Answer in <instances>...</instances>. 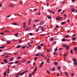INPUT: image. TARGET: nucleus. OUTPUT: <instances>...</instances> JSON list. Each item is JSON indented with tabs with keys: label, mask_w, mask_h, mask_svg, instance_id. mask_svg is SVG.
I'll list each match as a JSON object with an SVG mask.
<instances>
[{
	"label": "nucleus",
	"mask_w": 77,
	"mask_h": 77,
	"mask_svg": "<svg viewBox=\"0 0 77 77\" xmlns=\"http://www.w3.org/2000/svg\"><path fill=\"white\" fill-rule=\"evenodd\" d=\"M73 60L74 62H76V61H77L76 59L75 58H73Z\"/></svg>",
	"instance_id": "nucleus-25"
},
{
	"label": "nucleus",
	"mask_w": 77,
	"mask_h": 77,
	"mask_svg": "<svg viewBox=\"0 0 77 77\" xmlns=\"http://www.w3.org/2000/svg\"><path fill=\"white\" fill-rule=\"evenodd\" d=\"M61 24L63 25H64V24H65V22H62L61 23Z\"/></svg>",
	"instance_id": "nucleus-21"
},
{
	"label": "nucleus",
	"mask_w": 77,
	"mask_h": 77,
	"mask_svg": "<svg viewBox=\"0 0 77 77\" xmlns=\"http://www.w3.org/2000/svg\"><path fill=\"white\" fill-rule=\"evenodd\" d=\"M53 44L54 45L56 44V42H53Z\"/></svg>",
	"instance_id": "nucleus-55"
},
{
	"label": "nucleus",
	"mask_w": 77,
	"mask_h": 77,
	"mask_svg": "<svg viewBox=\"0 0 77 77\" xmlns=\"http://www.w3.org/2000/svg\"><path fill=\"white\" fill-rule=\"evenodd\" d=\"M61 11H62V10L60 9L58 10V12H60Z\"/></svg>",
	"instance_id": "nucleus-30"
},
{
	"label": "nucleus",
	"mask_w": 77,
	"mask_h": 77,
	"mask_svg": "<svg viewBox=\"0 0 77 77\" xmlns=\"http://www.w3.org/2000/svg\"><path fill=\"white\" fill-rule=\"evenodd\" d=\"M6 55V54H4L3 55H2L1 56V57H3V56H5V55Z\"/></svg>",
	"instance_id": "nucleus-58"
},
{
	"label": "nucleus",
	"mask_w": 77,
	"mask_h": 77,
	"mask_svg": "<svg viewBox=\"0 0 77 77\" xmlns=\"http://www.w3.org/2000/svg\"><path fill=\"white\" fill-rule=\"evenodd\" d=\"M65 73L66 74V76H68V73H67V72H65Z\"/></svg>",
	"instance_id": "nucleus-37"
},
{
	"label": "nucleus",
	"mask_w": 77,
	"mask_h": 77,
	"mask_svg": "<svg viewBox=\"0 0 77 77\" xmlns=\"http://www.w3.org/2000/svg\"><path fill=\"white\" fill-rule=\"evenodd\" d=\"M18 62H19V61H17L16 62L14 63H15V64H17V63H18Z\"/></svg>",
	"instance_id": "nucleus-44"
},
{
	"label": "nucleus",
	"mask_w": 77,
	"mask_h": 77,
	"mask_svg": "<svg viewBox=\"0 0 77 77\" xmlns=\"http://www.w3.org/2000/svg\"><path fill=\"white\" fill-rule=\"evenodd\" d=\"M20 73H17L16 74V76H18V75H20Z\"/></svg>",
	"instance_id": "nucleus-52"
},
{
	"label": "nucleus",
	"mask_w": 77,
	"mask_h": 77,
	"mask_svg": "<svg viewBox=\"0 0 77 77\" xmlns=\"http://www.w3.org/2000/svg\"><path fill=\"white\" fill-rule=\"evenodd\" d=\"M66 50H68L69 49V46H68V45L66 46Z\"/></svg>",
	"instance_id": "nucleus-12"
},
{
	"label": "nucleus",
	"mask_w": 77,
	"mask_h": 77,
	"mask_svg": "<svg viewBox=\"0 0 77 77\" xmlns=\"http://www.w3.org/2000/svg\"><path fill=\"white\" fill-rule=\"evenodd\" d=\"M74 64L75 65H77V62H75L74 63Z\"/></svg>",
	"instance_id": "nucleus-28"
},
{
	"label": "nucleus",
	"mask_w": 77,
	"mask_h": 77,
	"mask_svg": "<svg viewBox=\"0 0 77 77\" xmlns=\"http://www.w3.org/2000/svg\"><path fill=\"white\" fill-rule=\"evenodd\" d=\"M44 24V22L42 21L39 24L40 25H42L43 24Z\"/></svg>",
	"instance_id": "nucleus-4"
},
{
	"label": "nucleus",
	"mask_w": 77,
	"mask_h": 77,
	"mask_svg": "<svg viewBox=\"0 0 77 77\" xmlns=\"http://www.w3.org/2000/svg\"><path fill=\"white\" fill-rule=\"evenodd\" d=\"M23 26H25L26 25V22H24L23 23Z\"/></svg>",
	"instance_id": "nucleus-63"
},
{
	"label": "nucleus",
	"mask_w": 77,
	"mask_h": 77,
	"mask_svg": "<svg viewBox=\"0 0 77 77\" xmlns=\"http://www.w3.org/2000/svg\"><path fill=\"white\" fill-rule=\"evenodd\" d=\"M34 22H35V23H36L38 22H39V20H34Z\"/></svg>",
	"instance_id": "nucleus-9"
},
{
	"label": "nucleus",
	"mask_w": 77,
	"mask_h": 77,
	"mask_svg": "<svg viewBox=\"0 0 77 77\" xmlns=\"http://www.w3.org/2000/svg\"><path fill=\"white\" fill-rule=\"evenodd\" d=\"M37 71V67L35 68L34 71L35 72Z\"/></svg>",
	"instance_id": "nucleus-32"
},
{
	"label": "nucleus",
	"mask_w": 77,
	"mask_h": 77,
	"mask_svg": "<svg viewBox=\"0 0 77 77\" xmlns=\"http://www.w3.org/2000/svg\"><path fill=\"white\" fill-rule=\"evenodd\" d=\"M64 37L65 38H69V35H68L67 36H65Z\"/></svg>",
	"instance_id": "nucleus-42"
},
{
	"label": "nucleus",
	"mask_w": 77,
	"mask_h": 77,
	"mask_svg": "<svg viewBox=\"0 0 77 77\" xmlns=\"http://www.w3.org/2000/svg\"><path fill=\"white\" fill-rule=\"evenodd\" d=\"M72 37H74V36H75V34H74L73 35H72Z\"/></svg>",
	"instance_id": "nucleus-57"
},
{
	"label": "nucleus",
	"mask_w": 77,
	"mask_h": 77,
	"mask_svg": "<svg viewBox=\"0 0 77 77\" xmlns=\"http://www.w3.org/2000/svg\"><path fill=\"white\" fill-rule=\"evenodd\" d=\"M11 41H7V44H10V43H11Z\"/></svg>",
	"instance_id": "nucleus-17"
},
{
	"label": "nucleus",
	"mask_w": 77,
	"mask_h": 77,
	"mask_svg": "<svg viewBox=\"0 0 77 77\" xmlns=\"http://www.w3.org/2000/svg\"><path fill=\"white\" fill-rule=\"evenodd\" d=\"M21 48H22L23 49H25V48H26V47L25 46L22 47Z\"/></svg>",
	"instance_id": "nucleus-33"
},
{
	"label": "nucleus",
	"mask_w": 77,
	"mask_h": 77,
	"mask_svg": "<svg viewBox=\"0 0 77 77\" xmlns=\"http://www.w3.org/2000/svg\"><path fill=\"white\" fill-rule=\"evenodd\" d=\"M34 60H35V61H36V60H37V57H35V58Z\"/></svg>",
	"instance_id": "nucleus-36"
},
{
	"label": "nucleus",
	"mask_w": 77,
	"mask_h": 77,
	"mask_svg": "<svg viewBox=\"0 0 77 77\" xmlns=\"http://www.w3.org/2000/svg\"><path fill=\"white\" fill-rule=\"evenodd\" d=\"M53 40H54V38H51L50 41H53Z\"/></svg>",
	"instance_id": "nucleus-31"
},
{
	"label": "nucleus",
	"mask_w": 77,
	"mask_h": 77,
	"mask_svg": "<svg viewBox=\"0 0 77 77\" xmlns=\"http://www.w3.org/2000/svg\"><path fill=\"white\" fill-rule=\"evenodd\" d=\"M54 64L55 65H58V62H54Z\"/></svg>",
	"instance_id": "nucleus-3"
},
{
	"label": "nucleus",
	"mask_w": 77,
	"mask_h": 77,
	"mask_svg": "<svg viewBox=\"0 0 77 77\" xmlns=\"http://www.w3.org/2000/svg\"><path fill=\"white\" fill-rule=\"evenodd\" d=\"M24 73H25V72H23L22 73L20 74L21 75H23V74H24Z\"/></svg>",
	"instance_id": "nucleus-45"
},
{
	"label": "nucleus",
	"mask_w": 77,
	"mask_h": 77,
	"mask_svg": "<svg viewBox=\"0 0 77 77\" xmlns=\"http://www.w3.org/2000/svg\"><path fill=\"white\" fill-rule=\"evenodd\" d=\"M58 69H60V66H58L57 68Z\"/></svg>",
	"instance_id": "nucleus-56"
},
{
	"label": "nucleus",
	"mask_w": 77,
	"mask_h": 77,
	"mask_svg": "<svg viewBox=\"0 0 77 77\" xmlns=\"http://www.w3.org/2000/svg\"><path fill=\"white\" fill-rule=\"evenodd\" d=\"M64 12H65V11H63V12L60 13L61 14H63Z\"/></svg>",
	"instance_id": "nucleus-40"
},
{
	"label": "nucleus",
	"mask_w": 77,
	"mask_h": 77,
	"mask_svg": "<svg viewBox=\"0 0 77 77\" xmlns=\"http://www.w3.org/2000/svg\"><path fill=\"white\" fill-rule=\"evenodd\" d=\"M4 47H5V46H3L2 47V46H0V49H2V48H4Z\"/></svg>",
	"instance_id": "nucleus-20"
},
{
	"label": "nucleus",
	"mask_w": 77,
	"mask_h": 77,
	"mask_svg": "<svg viewBox=\"0 0 77 77\" xmlns=\"http://www.w3.org/2000/svg\"><path fill=\"white\" fill-rule=\"evenodd\" d=\"M52 71H55V68L54 67H53L52 69Z\"/></svg>",
	"instance_id": "nucleus-18"
},
{
	"label": "nucleus",
	"mask_w": 77,
	"mask_h": 77,
	"mask_svg": "<svg viewBox=\"0 0 77 77\" xmlns=\"http://www.w3.org/2000/svg\"><path fill=\"white\" fill-rule=\"evenodd\" d=\"M5 32H6L7 33H9L10 32L7 30H4Z\"/></svg>",
	"instance_id": "nucleus-13"
},
{
	"label": "nucleus",
	"mask_w": 77,
	"mask_h": 77,
	"mask_svg": "<svg viewBox=\"0 0 77 77\" xmlns=\"http://www.w3.org/2000/svg\"><path fill=\"white\" fill-rule=\"evenodd\" d=\"M61 41H63V42H65V41H66V39L63 38H62Z\"/></svg>",
	"instance_id": "nucleus-15"
},
{
	"label": "nucleus",
	"mask_w": 77,
	"mask_h": 77,
	"mask_svg": "<svg viewBox=\"0 0 77 77\" xmlns=\"http://www.w3.org/2000/svg\"><path fill=\"white\" fill-rule=\"evenodd\" d=\"M12 60H13V58H10V61H12Z\"/></svg>",
	"instance_id": "nucleus-26"
},
{
	"label": "nucleus",
	"mask_w": 77,
	"mask_h": 77,
	"mask_svg": "<svg viewBox=\"0 0 77 77\" xmlns=\"http://www.w3.org/2000/svg\"><path fill=\"white\" fill-rule=\"evenodd\" d=\"M9 56H9V55L7 56H6L5 57V59H7V58H8V57H9Z\"/></svg>",
	"instance_id": "nucleus-24"
},
{
	"label": "nucleus",
	"mask_w": 77,
	"mask_h": 77,
	"mask_svg": "<svg viewBox=\"0 0 77 77\" xmlns=\"http://www.w3.org/2000/svg\"><path fill=\"white\" fill-rule=\"evenodd\" d=\"M41 56H42V57H45V56L42 55V54H41Z\"/></svg>",
	"instance_id": "nucleus-39"
},
{
	"label": "nucleus",
	"mask_w": 77,
	"mask_h": 77,
	"mask_svg": "<svg viewBox=\"0 0 77 77\" xmlns=\"http://www.w3.org/2000/svg\"><path fill=\"white\" fill-rule=\"evenodd\" d=\"M4 62H5V63H8V62L7 61V60H6V59H5L4 60Z\"/></svg>",
	"instance_id": "nucleus-5"
},
{
	"label": "nucleus",
	"mask_w": 77,
	"mask_h": 77,
	"mask_svg": "<svg viewBox=\"0 0 77 77\" xmlns=\"http://www.w3.org/2000/svg\"><path fill=\"white\" fill-rule=\"evenodd\" d=\"M21 57H17V59H21Z\"/></svg>",
	"instance_id": "nucleus-46"
},
{
	"label": "nucleus",
	"mask_w": 77,
	"mask_h": 77,
	"mask_svg": "<svg viewBox=\"0 0 77 77\" xmlns=\"http://www.w3.org/2000/svg\"><path fill=\"white\" fill-rule=\"evenodd\" d=\"M49 57H49L48 58V59L47 60V62L48 63H49L50 62H49V60H50V59L49 58Z\"/></svg>",
	"instance_id": "nucleus-11"
},
{
	"label": "nucleus",
	"mask_w": 77,
	"mask_h": 77,
	"mask_svg": "<svg viewBox=\"0 0 77 77\" xmlns=\"http://www.w3.org/2000/svg\"><path fill=\"white\" fill-rule=\"evenodd\" d=\"M63 46L64 47H66V46H67V45L66 44H64V45H63Z\"/></svg>",
	"instance_id": "nucleus-48"
},
{
	"label": "nucleus",
	"mask_w": 77,
	"mask_h": 77,
	"mask_svg": "<svg viewBox=\"0 0 77 77\" xmlns=\"http://www.w3.org/2000/svg\"><path fill=\"white\" fill-rule=\"evenodd\" d=\"M62 17H60L58 16L56 18V19L57 20H61L62 19Z\"/></svg>",
	"instance_id": "nucleus-1"
},
{
	"label": "nucleus",
	"mask_w": 77,
	"mask_h": 77,
	"mask_svg": "<svg viewBox=\"0 0 77 77\" xmlns=\"http://www.w3.org/2000/svg\"><path fill=\"white\" fill-rule=\"evenodd\" d=\"M47 52H50V50L49 49H47Z\"/></svg>",
	"instance_id": "nucleus-34"
},
{
	"label": "nucleus",
	"mask_w": 77,
	"mask_h": 77,
	"mask_svg": "<svg viewBox=\"0 0 77 77\" xmlns=\"http://www.w3.org/2000/svg\"><path fill=\"white\" fill-rule=\"evenodd\" d=\"M44 45V43H42V44H40V45H41V46H42H42H43V45Z\"/></svg>",
	"instance_id": "nucleus-51"
},
{
	"label": "nucleus",
	"mask_w": 77,
	"mask_h": 77,
	"mask_svg": "<svg viewBox=\"0 0 77 77\" xmlns=\"http://www.w3.org/2000/svg\"><path fill=\"white\" fill-rule=\"evenodd\" d=\"M38 49H39V50H41V48L40 46H38Z\"/></svg>",
	"instance_id": "nucleus-16"
},
{
	"label": "nucleus",
	"mask_w": 77,
	"mask_h": 77,
	"mask_svg": "<svg viewBox=\"0 0 77 77\" xmlns=\"http://www.w3.org/2000/svg\"><path fill=\"white\" fill-rule=\"evenodd\" d=\"M57 50H58L57 48H56L54 50V51H57Z\"/></svg>",
	"instance_id": "nucleus-35"
},
{
	"label": "nucleus",
	"mask_w": 77,
	"mask_h": 77,
	"mask_svg": "<svg viewBox=\"0 0 77 77\" xmlns=\"http://www.w3.org/2000/svg\"><path fill=\"white\" fill-rule=\"evenodd\" d=\"M21 45H18V46H17V48H21Z\"/></svg>",
	"instance_id": "nucleus-10"
},
{
	"label": "nucleus",
	"mask_w": 77,
	"mask_h": 77,
	"mask_svg": "<svg viewBox=\"0 0 77 77\" xmlns=\"http://www.w3.org/2000/svg\"><path fill=\"white\" fill-rule=\"evenodd\" d=\"M75 39H76V37H73L72 38V40H73V41H74V40H75Z\"/></svg>",
	"instance_id": "nucleus-22"
},
{
	"label": "nucleus",
	"mask_w": 77,
	"mask_h": 77,
	"mask_svg": "<svg viewBox=\"0 0 77 77\" xmlns=\"http://www.w3.org/2000/svg\"><path fill=\"white\" fill-rule=\"evenodd\" d=\"M32 73H31L30 74H29V77H32Z\"/></svg>",
	"instance_id": "nucleus-29"
},
{
	"label": "nucleus",
	"mask_w": 77,
	"mask_h": 77,
	"mask_svg": "<svg viewBox=\"0 0 77 77\" xmlns=\"http://www.w3.org/2000/svg\"><path fill=\"white\" fill-rule=\"evenodd\" d=\"M3 6V5H2V4H0V8H1Z\"/></svg>",
	"instance_id": "nucleus-43"
},
{
	"label": "nucleus",
	"mask_w": 77,
	"mask_h": 77,
	"mask_svg": "<svg viewBox=\"0 0 77 77\" xmlns=\"http://www.w3.org/2000/svg\"><path fill=\"white\" fill-rule=\"evenodd\" d=\"M10 7H14V5L13 4H10Z\"/></svg>",
	"instance_id": "nucleus-14"
},
{
	"label": "nucleus",
	"mask_w": 77,
	"mask_h": 77,
	"mask_svg": "<svg viewBox=\"0 0 77 77\" xmlns=\"http://www.w3.org/2000/svg\"><path fill=\"white\" fill-rule=\"evenodd\" d=\"M4 76H6V72H5L4 73Z\"/></svg>",
	"instance_id": "nucleus-47"
},
{
	"label": "nucleus",
	"mask_w": 77,
	"mask_h": 77,
	"mask_svg": "<svg viewBox=\"0 0 77 77\" xmlns=\"http://www.w3.org/2000/svg\"><path fill=\"white\" fill-rule=\"evenodd\" d=\"M47 17H48V19H51V18H52L51 17L49 16H47Z\"/></svg>",
	"instance_id": "nucleus-8"
},
{
	"label": "nucleus",
	"mask_w": 77,
	"mask_h": 77,
	"mask_svg": "<svg viewBox=\"0 0 77 77\" xmlns=\"http://www.w3.org/2000/svg\"><path fill=\"white\" fill-rule=\"evenodd\" d=\"M61 4L63 5V4H65V2H61Z\"/></svg>",
	"instance_id": "nucleus-41"
},
{
	"label": "nucleus",
	"mask_w": 77,
	"mask_h": 77,
	"mask_svg": "<svg viewBox=\"0 0 77 77\" xmlns=\"http://www.w3.org/2000/svg\"><path fill=\"white\" fill-rule=\"evenodd\" d=\"M70 52L71 54H73V51H72V50H71L70 51Z\"/></svg>",
	"instance_id": "nucleus-23"
},
{
	"label": "nucleus",
	"mask_w": 77,
	"mask_h": 77,
	"mask_svg": "<svg viewBox=\"0 0 77 77\" xmlns=\"http://www.w3.org/2000/svg\"><path fill=\"white\" fill-rule=\"evenodd\" d=\"M32 35H33V34H32V33H30L29 34V35L30 36H32Z\"/></svg>",
	"instance_id": "nucleus-64"
},
{
	"label": "nucleus",
	"mask_w": 77,
	"mask_h": 77,
	"mask_svg": "<svg viewBox=\"0 0 77 77\" xmlns=\"http://www.w3.org/2000/svg\"><path fill=\"white\" fill-rule=\"evenodd\" d=\"M71 75H72V76H74V73H71Z\"/></svg>",
	"instance_id": "nucleus-61"
},
{
	"label": "nucleus",
	"mask_w": 77,
	"mask_h": 77,
	"mask_svg": "<svg viewBox=\"0 0 77 77\" xmlns=\"http://www.w3.org/2000/svg\"><path fill=\"white\" fill-rule=\"evenodd\" d=\"M44 27H42L41 29V30H44Z\"/></svg>",
	"instance_id": "nucleus-54"
},
{
	"label": "nucleus",
	"mask_w": 77,
	"mask_h": 77,
	"mask_svg": "<svg viewBox=\"0 0 77 77\" xmlns=\"http://www.w3.org/2000/svg\"><path fill=\"white\" fill-rule=\"evenodd\" d=\"M75 11V9H72L71 10V12H74V11Z\"/></svg>",
	"instance_id": "nucleus-27"
},
{
	"label": "nucleus",
	"mask_w": 77,
	"mask_h": 77,
	"mask_svg": "<svg viewBox=\"0 0 77 77\" xmlns=\"http://www.w3.org/2000/svg\"><path fill=\"white\" fill-rule=\"evenodd\" d=\"M47 72L48 73V74H50V72L48 70H47Z\"/></svg>",
	"instance_id": "nucleus-62"
},
{
	"label": "nucleus",
	"mask_w": 77,
	"mask_h": 77,
	"mask_svg": "<svg viewBox=\"0 0 77 77\" xmlns=\"http://www.w3.org/2000/svg\"><path fill=\"white\" fill-rule=\"evenodd\" d=\"M18 33H16L15 34V36H17V35H18Z\"/></svg>",
	"instance_id": "nucleus-38"
},
{
	"label": "nucleus",
	"mask_w": 77,
	"mask_h": 77,
	"mask_svg": "<svg viewBox=\"0 0 77 77\" xmlns=\"http://www.w3.org/2000/svg\"><path fill=\"white\" fill-rule=\"evenodd\" d=\"M35 55L36 56H39V54H35Z\"/></svg>",
	"instance_id": "nucleus-50"
},
{
	"label": "nucleus",
	"mask_w": 77,
	"mask_h": 77,
	"mask_svg": "<svg viewBox=\"0 0 77 77\" xmlns=\"http://www.w3.org/2000/svg\"><path fill=\"white\" fill-rule=\"evenodd\" d=\"M12 25H14L15 26H17V24L16 23H12Z\"/></svg>",
	"instance_id": "nucleus-7"
},
{
	"label": "nucleus",
	"mask_w": 77,
	"mask_h": 77,
	"mask_svg": "<svg viewBox=\"0 0 77 77\" xmlns=\"http://www.w3.org/2000/svg\"><path fill=\"white\" fill-rule=\"evenodd\" d=\"M36 26V25H35L34 24L33 26V28H35V27Z\"/></svg>",
	"instance_id": "nucleus-59"
},
{
	"label": "nucleus",
	"mask_w": 77,
	"mask_h": 77,
	"mask_svg": "<svg viewBox=\"0 0 77 77\" xmlns=\"http://www.w3.org/2000/svg\"><path fill=\"white\" fill-rule=\"evenodd\" d=\"M56 27L57 28H60V27H59V26H57V25L56 26Z\"/></svg>",
	"instance_id": "nucleus-53"
},
{
	"label": "nucleus",
	"mask_w": 77,
	"mask_h": 77,
	"mask_svg": "<svg viewBox=\"0 0 77 77\" xmlns=\"http://www.w3.org/2000/svg\"><path fill=\"white\" fill-rule=\"evenodd\" d=\"M20 5H22L23 4V1H21V2H20Z\"/></svg>",
	"instance_id": "nucleus-60"
},
{
	"label": "nucleus",
	"mask_w": 77,
	"mask_h": 77,
	"mask_svg": "<svg viewBox=\"0 0 77 77\" xmlns=\"http://www.w3.org/2000/svg\"><path fill=\"white\" fill-rule=\"evenodd\" d=\"M50 12H51L52 14H54V11H50Z\"/></svg>",
	"instance_id": "nucleus-49"
},
{
	"label": "nucleus",
	"mask_w": 77,
	"mask_h": 77,
	"mask_svg": "<svg viewBox=\"0 0 77 77\" xmlns=\"http://www.w3.org/2000/svg\"><path fill=\"white\" fill-rule=\"evenodd\" d=\"M44 62H43L41 63V65L39 66L40 68H41V67H42V65H43V64H44Z\"/></svg>",
	"instance_id": "nucleus-2"
},
{
	"label": "nucleus",
	"mask_w": 77,
	"mask_h": 77,
	"mask_svg": "<svg viewBox=\"0 0 77 77\" xmlns=\"http://www.w3.org/2000/svg\"><path fill=\"white\" fill-rule=\"evenodd\" d=\"M31 19L30 18L29 19V23H28V25H29V24H30V23H31Z\"/></svg>",
	"instance_id": "nucleus-6"
},
{
	"label": "nucleus",
	"mask_w": 77,
	"mask_h": 77,
	"mask_svg": "<svg viewBox=\"0 0 77 77\" xmlns=\"http://www.w3.org/2000/svg\"><path fill=\"white\" fill-rule=\"evenodd\" d=\"M74 51H76V50H77V47H75L74 48Z\"/></svg>",
	"instance_id": "nucleus-19"
}]
</instances>
